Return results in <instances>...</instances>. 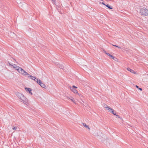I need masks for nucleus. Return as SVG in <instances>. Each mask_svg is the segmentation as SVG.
Returning <instances> with one entry per match:
<instances>
[{"mask_svg":"<svg viewBox=\"0 0 148 148\" xmlns=\"http://www.w3.org/2000/svg\"><path fill=\"white\" fill-rule=\"evenodd\" d=\"M16 95L20 99L21 102L27 104V103H28V99L21 93L19 92H17L16 93Z\"/></svg>","mask_w":148,"mask_h":148,"instance_id":"nucleus-1","label":"nucleus"},{"mask_svg":"<svg viewBox=\"0 0 148 148\" xmlns=\"http://www.w3.org/2000/svg\"><path fill=\"white\" fill-rule=\"evenodd\" d=\"M14 66H15L16 67L15 68H16V69L18 71V72L19 73L24 76L29 75V74L27 72L24 71L21 67L17 66L15 64H14Z\"/></svg>","mask_w":148,"mask_h":148,"instance_id":"nucleus-2","label":"nucleus"},{"mask_svg":"<svg viewBox=\"0 0 148 148\" xmlns=\"http://www.w3.org/2000/svg\"><path fill=\"white\" fill-rule=\"evenodd\" d=\"M140 12L142 15L145 16H147L148 15V10L145 8L141 9Z\"/></svg>","mask_w":148,"mask_h":148,"instance_id":"nucleus-3","label":"nucleus"},{"mask_svg":"<svg viewBox=\"0 0 148 148\" xmlns=\"http://www.w3.org/2000/svg\"><path fill=\"white\" fill-rule=\"evenodd\" d=\"M38 84L39 85H40V86L42 87L45 88H46V86L40 80V81H39V82Z\"/></svg>","mask_w":148,"mask_h":148,"instance_id":"nucleus-4","label":"nucleus"},{"mask_svg":"<svg viewBox=\"0 0 148 148\" xmlns=\"http://www.w3.org/2000/svg\"><path fill=\"white\" fill-rule=\"evenodd\" d=\"M70 89L75 93H77V90L71 87H70Z\"/></svg>","mask_w":148,"mask_h":148,"instance_id":"nucleus-5","label":"nucleus"},{"mask_svg":"<svg viewBox=\"0 0 148 148\" xmlns=\"http://www.w3.org/2000/svg\"><path fill=\"white\" fill-rule=\"evenodd\" d=\"M25 90L27 92H28L31 95H32V93L31 92V88H29L25 87Z\"/></svg>","mask_w":148,"mask_h":148,"instance_id":"nucleus-6","label":"nucleus"},{"mask_svg":"<svg viewBox=\"0 0 148 148\" xmlns=\"http://www.w3.org/2000/svg\"><path fill=\"white\" fill-rule=\"evenodd\" d=\"M127 70L130 71V72H131V73H136L133 70H132L131 69H130V68H127Z\"/></svg>","mask_w":148,"mask_h":148,"instance_id":"nucleus-7","label":"nucleus"},{"mask_svg":"<svg viewBox=\"0 0 148 148\" xmlns=\"http://www.w3.org/2000/svg\"><path fill=\"white\" fill-rule=\"evenodd\" d=\"M57 66L61 69L64 68V66L63 65L58 64L57 65Z\"/></svg>","mask_w":148,"mask_h":148,"instance_id":"nucleus-8","label":"nucleus"},{"mask_svg":"<svg viewBox=\"0 0 148 148\" xmlns=\"http://www.w3.org/2000/svg\"><path fill=\"white\" fill-rule=\"evenodd\" d=\"M107 109L108 110V111L111 112H112V110H114L112 108H111L109 107H106Z\"/></svg>","mask_w":148,"mask_h":148,"instance_id":"nucleus-9","label":"nucleus"},{"mask_svg":"<svg viewBox=\"0 0 148 148\" xmlns=\"http://www.w3.org/2000/svg\"><path fill=\"white\" fill-rule=\"evenodd\" d=\"M83 125L85 127L88 128L89 130L90 129L89 126L88 125H87L85 123H83Z\"/></svg>","mask_w":148,"mask_h":148,"instance_id":"nucleus-10","label":"nucleus"},{"mask_svg":"<svg viewBox=\"0 0 148 148\" xmlns=\"http://www.w3.org/2000/svg\"><path fill=\"white\" fill-rule=\"evenodd\" d=\"M10 36H12L14 37L16 36V34L13 32H11L10 34Z\"/></svg>","mask_w":148,"mask_h":148,"instance_id":"nucleus-11","label":"nucleus"},{"mask_svg":"<svg viewBox=\"0 0 148 148\" xmlns=\"http://www.w3.org/2000/svg\"><path fill=\"white\" fill-rule=\"evenodd\" d=\"M106 6L109 9H112V7L108 4H107Z\"/></svg>","mask_w":148,"mask_h":148,"instance_id":"nucleus-12","label":"nucleus"},{"mask_svg":"<svg viewBox=\"0 0 148 148\" xmlns=\"http://www.w3.org/2000/svg\"><path fill=\"white\" fill-rule=\"evenodd\" d=\"M34 80H35L36 82L38 84L39 81H40V80H38V78H34Z\"/></svg>","mask_w":148,"mask_h":148,"instance_id":"nucleus-13","label":"nucleus"},{"mask_svg":"<svg viewBox=\"0 0 148 148\" xmlns=\"http://www.w3.org/2000/svg\"><path fill=\"white\" fill-rule=\"evenodd\" d=\"M28 77H32V79L33 80H34V78H35L36 77H33L32 76L30 75L29 74V75H28Z\"/></svg>","mask_w":148,"mask_h":148,"instance_id":"nucleus-14","label":"nucleus"},{"mask_svg":"<svg viewBox=\"0 0 148 148\" xmlns=\"http://www.w3.org/2000/svg\"><path fill=\"white\" fill-rule=\"evenodd\" d=\"M69 99L71 100L73 103H75V101L74 100L73 98L72 97H71V98H69Z\"/></svg>","mask_w":148,"mask_h":148,"instance_id":"nucleus-15","label":"nucleus"},{"mask_svg":"<svg viewBox=\"0 0 148 148\" xmlns=\"http://www.w3.org/2000/svg\"><path fill=\"white\" fill-rule=\"evenodd\" d=\"M112 59L116 61H118V59L115 57H114Z\"/></svg>","mask_w":148,"mask_h":148,"instance_id":"nucleus-16","label":"nucleus"},{"mask_svg":"<svg viewBox=\"0 0 148 148\" xmlns=\"http://www.w3.org/2000/svg\"><path fill=\"white\" fill-rule=\"evenodd\" d=\"M114 115H116V112L114 110H112V112H111Z\"/></svg>","mask_w":148,"mask_h":148,"instance_id":"nucleus-17","label":"nucleus"},{"mask_svg":"<svg viewBox=\"0 0 148 148\" xmlns=\"http://www.w3.org/2000/svg\"><path fill=\"white\" fill-rule=\"evenodd\" d=\"M103 107L107 109L106 107H109L107 105L104 104L103 105Z\"/></svg>","mask_w":148,"mask_h":148,"instance_id":"nucleus-18","label":"nucleus"},{"mask_svg":"<svg viewBox=\"0 0 148 148\" xmlns=\"http://www.w3.org/2000/svg\"><path fill=\"white\" fill-rule=\"evenodd\" d=\"M112 45L113 46H115V47H118V48H119V49H121V47H119L116 45Z\"/></svg>","mask_w":148,"mask_h":148,"instance_id":"nucleus-19","label":"nucleus"},{"mask_svg":"<svg viewBox=\"0 0 148 148\" xmlns=\"http://www.w3.org/2000/svg\"><path fill=\"white\" fill-rule=\"evenodd\" d=\"M71 87L75 89L77 88V87L76 86H73L72 87Z\"/></svg>","mask_w":148,"mask_h":148,"instance_id":"nucleus-20","label":"nucleus"},{"mask_svg":"<svg viewBox=\"0 0 148 148\" xmlns=\"http://www.w3.org/2000/svg\"><path fill=\"white\" fill-rule=\"evenodd\" d=\"M53 2V3L55 4L56 3V0H51Z\"/></svg>","mask_w":148,"mask_h":148,"instance_id":"nucleus-21","label":"nucleus"},{"mask_svg":"<svg viewBox=\"0 0 148 148\" xmlns=\"http://www.w3.org/2000/svg\"><path fill=\"white\" fill-rule=\"evenodd\" d=\"M13 130H16V127H14L13 128Z\"/></svg>","mask_w":148,"mask_h":148,"instance_id":"nucleus-22","label":"nucleus"},{"mask_svg":"<svg viewBox=\"0 0 148 148\" xmlns=\"http://www.w3.org/2000/svg\"><path fill=\"white\" fill-rule=\"evenodd\" d=\"M116 116L117 117H118V118H121L120 117V116L118 115H116Z\"/></svg>","mask_w":148,"mask_h":148,"instance_id":"nucleus-23","label":"nucleus"},{"mask_svg":"<svg viewBox=\"0 0 148 148\" xmlns=\"http://www.w3.org/2000/svg\"><path fill=\"white\" fill-rule=\"evenodd\" d=\"M110 57L111 58H112V59L113 58H114V57L113 56H112L111 55H110Z\"/></svg>","mask_w":148,"mask_h":148,"instance_id":"nucleus-24","label":"nucleus"},{"mask_svg":"<svg viewBox=\"0 0 148 148\" xmlns=\"http://www.w3.org/2000/svg\"><path fill=\"white\" fill-rule=\"evenodd\" d=\"M106 54H107L108 56H110V55H111L110 54L108 53H107Z\"/></svg>","mask_w":148,"mask_h":148,"instance_id":"nucleus-25","label":"nucleus"},{"mask_svg":"<svg viewBox=\"0 0 148 148\" xmlns=\"http://www.w3.org/2000/svg\"><path fill=\"white\" fill-rule=\"evenodd\" d=\"M103 52L104 53H106V54L107 53H106V51L105 50H103Z\"/></svg>","mask_w":148,"mask_h":148,"instance_id":"nucleus-26","label":"nucleus"},{"mask_svg":"<svg viewBox=\"0 0 148 148\" xmlns=\"http://www.w3.org/2000/svg\"><path fill=\"white\" fill-rule=\"evenodd\" d=\"M138 89L139 90H140L141 91H142V89L141 88H138Z\"/></svg>","mask_w":148,"mask_h":148,"instance_id":"nucleus-27","label":"nucleus"},{"mask_svg":"<svg viewBox=\"0 0 148 148\" xmlns=\"http://www.w3.org/2000/svg\"><path fill=\"white\" fill-rule=\"evenodd\" d=\"M12 66H13V68H15V67H15V66H14V64H13V65H12Z\"/></svg>","mask_w":148,"mask_h":148,"instance_id":"nucleus-28","label":"nucleus"},{"mask_svg":"<svg viewBox=\"0 0 148 148\" xmlns=\"http://www.w3.org/2000/svg\"><path fill=\"white\" fill-rule=\"evenodd\" d=\"M8 62V63H9V65H10H10L12 66V64H11L9 63V62Z\"/></svg>","mask_w":148,"mask_h":148,"instance_id":"nucleus-29","label":"nucleus"},{"mask_svg":"<svg viewBox=\"0 0 148 148\" xmlns=\"http://www.w3.org/2000/svg\"><path fill=\"white\" fill-rule=\"evenodd\" d=\"M136 87L137 88H139V87H138V86H137V85H136Z\"/></svg>","mask_w":148,"mask_h":148,"instance_id":"nucleus-30","label":"nucleus"},{"mask_svg":"<svg viewBox=\"0 0 148 148\" xmlns=\"http://www.w3.org/2000/svg\"><path fill=\"white\" fill-rule=\"evenodd\" d=\"M102 4L104 5H106L103 3H102Z\"/></svg>","mask_w":148,"mask_h":148,"instance_id":"nucleus-31","label":"nucleus"}]
</instances>
